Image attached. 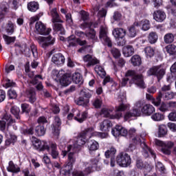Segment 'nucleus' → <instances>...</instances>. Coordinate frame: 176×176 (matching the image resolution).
<instances>
[{
	"label": "nucleus",
	"instance_id": "cd10ccee",
	"mask_svg": "<svg viewBox=\"0 0 176 176\" xmlns=\"http://www.w3.org/2000/svg\"><path fill=\"white\" fill-rule=\"evenodd\" d=\"M143 155L144 157H148L149 153L152 155L154 159H156V155L155 154V152L153 150L151 149L145 143H143V151H142Z\"/></svg>",
	"mask_w": 176,
	"mask_h": 176
},
{
	"label": "nucleus",
	"instance_id": "c03bdc74",
	"mask_svg": "<svg viewBox=\"0 0 176 176\" xmlns=\"http://www.w3.org/2000/svg\"><path fill=\"white\" fill-rule=\"evenodd\" d=\"M54 31L60 34L61 35H64L65 34V30L61 23H54Z\"/></svg>",
	"mask_w": 176,
	"mask_h": 176
},
{
	"label": "nucleus",
	"instance_id": "5fc2aeb1",
	"mask_svg": "<svg viewBox=\"0 0 176 176\" xmlns=\"http://www.w3.org/2000/svg\"><path fill=\"white\" fill-rule=\"evenodd\" d=\"M120 130H122V126L116 125L115 128L112 129L111 133L113 137H120Z\"/></svg>",
	"mask_w": 176,
	"mask_h": 176
},
{
	"label": "nucleus",
	"instance_id": "69168bd1",
	"mask_svg": "<svg viewBox=\"0 0 176 176\" xmlns=\"http://www.w3.org/2000/svg\"><path fill=\"white\" fill-rule=\"evenodd\" d=\"M111 53L113 55V57H114V58H119V57H120L121 56L120 51L117 48H113L111 50Z\"/></svg>",
	"mask_w": 176,
	"mask_h": 176
},
{
	"label": "nucleus",
	"instance_id": "39448f33",
	"mask_svg": "<svg viewBox=\"0 0 176 176\" xmlns=\"http://www.w3.org/2000/svg\"><path fill=\"white\" fill-rule=\"evenodd\" d=\"M144 107V101L138 100L135 102L133 109L129 111H126L124 115V120H129L131 118H135L137 116H141V108Z\"/></svg>",
	"mask_w": 176,
	"mask_h": 176
},
{
	"label": "nucleus",
	"instance_id": "e433bc0d",
	"mask_svg": "<svg viewBox=\"0 0 176 176\" xmlns=\"http://www.w3.org/2000/svg\"><path fill=\"white\" fill-rule=\"evenodd\" d=\"M50 155L53 159H57L58 157V151H57V145L54 143L50 144Z\"/></svg>",
	"mask_w": 176,
	"mask_h": 176
},
{
	"label": "nucleus",
	"instance_id": "bf43d9fd",
	"mask_svg": "<svg viewBox=\"0 0 176 176\" xmlns=\"http://www.w3.org/2000/svg\"><path fill=\"white\" fill-rule=\"evenodd\" d=\"M80 96L84 97V98L88 99L91 98V93L89 89H83L80 92Z\"/></svg>",
	"mask_w": 176,
	"mask_h": 176
},
{
	"label": "nucleus",
	"instance_id": "79ce46f5",
	"mask_svg": "<svg viewBox=\"0 0 176 176\" xmlns=\"http://www.w3.org/2000/svg\"><path fill=\"white\" fill-rule=\"evenodd\" d=\"M167 135V126L164 124L158 126V137L162 138Z\"/></svg>",
	"mask_w": 176,
	"mask_h": 176
},
{
	"label": "nucleus",
	"instance_id": "72a5a7b5",
	"mask_svg": "<svg viewBox=\"0 0 176 176\" xmlns=\"http://www.w3.org/2000/svg\"><path fill=\"white\" fill-rule=\"evenodd\" d=\"M100 148L98 142L96 140H90L88 143V149L89 152H94Z\"/></svg>",
	"mask_w": 176,
	"mask_h": 176
},
{
	"label": "nucleus",
	"instance_id": "6ab92c4d",
	"mask_svg": "<svg viewBox=\"0 0 176 176\" xmlns=\"http://www.w3.org/2000/svg\"><path fill=\"white\" fill-rule=\"evenodd\" d=\"M155 111V107L153 106L146 104L142 107L140 113H142L144 116H151Z\"/></svg>",
	"mask_w": 176,
	"mask_h": 176
},
{
	"label": "nucleus",
	"instance_id": "6e6552de",
	"mask_svg": "<svg viewBox=\"0 0 176 176\" xmlns=\"http://www.w3.org/2000/svg\"><path fill=\"white\" fill-rule=\"evenodd\" d=\"M116 162L120 167H129L131 164V157L126 153H120L116 157Z\"/></svg>",
	"mask_w": 176,
	"mask_h": 176
},
{
	"label": "nucleus",
	"instance_id": "9d476101",
	"mask_svg": "<svg viewBox=\"0 0 176 176\" xmlns=\"http://www.w3.org/2000/svg\"><path fill=\"white\" fill-rule=\"evenodd\" d=\"M86 136L83 135L82 132L80 133L77 138H74L73 140H71L73 144V151H76L78 149L82 148L83 145L86 144Z\"/></svg>",
	"mask_w": 176,
	"mask_h": 176
},
{
	"label": "nucleus",
	"instance_id": "412c9836",
	"mask_svg": "<svg viewBox=\"0 0 176 176\" xmlns=\"http://www.w3.org/2000/svg\"><path fill=\"white\" fill-rule=\"evenodd\" d=\"M59 83L61 86H68L71 85V82H72V78L71 77V74L65 73L64 72L63 76L60 77L58 80Z\"/></svg>",
	"mask_w": 176,
	"mask_h": 176
},
{
	"label": "nucleus",
	"instance_id": "603ef678",
	"mask_svg": "<svg viewBox=\"0 0 176 176\" xmlns=\"http://www.w3.org/2000/svg\"><path fill=\"white\" fill-rule=\"evenodd\" d=\"M10 112L14 115V116L19 120L20 119V108L16 106H14L10 109Z\"/></svg>",
	"mask_w": 176,
	"mask_h": 176
},
{
	"label": "nucleus",
	"instance_id": "864d4df0",
	"mask_svg": "<svg viewBox=\"0 0 176 176\" xmlns=\"http://www.w3.org/2000/svg\"><path fill=\"white\" fill-rule=\"evenodd\" d=\"M167 53L170 54V56H173V54H175L176 53V46L175 45H168L165 47Z\"/></svg>",
	"mask_w": 176,
	"mask_h": 176
},
{
	"label": "nucleus",
	"instance_id": "58836bf2",
	"mask_svg": "<svg viewBox=\"0 0 176 176\" xmlns=\"http://www.w3.org/2000/svg\"><path fill=\"white\" fill-rule=\"evenodd\" d=\"M122 52L124 57H130L134 54V48L131 45H127L123 48Z\"/></svg>",
	"mask_w": 176,
	"mask_h": 176
},
{
	"label": "nucleus",
	"instance_id": "774afa93",
	"mask_svg": "<svg viewBox=\"0 0 176 176\" xmlns=\"http://www.w3.org/2000/svg\"><path fill=\"white\" fill-rule=\"evenodd\" d=\"M169 130L171 131H173V133H175L176 131V124L174 122H168L167 124Z\"/></svg>",
	"mask_w": 176,
	"mask_h": 176
},
{
	"label": "nucleus",
	"instance_id": "2eb2a0df",
	"mask_svg": "<svg viewBox=\"0 0 176 176\" xmlns=\"http://www.w3.org/2000/svg\"><path fill=\"white\" fill-rule=\"evenodd\" d=\"M81 20L84 21V23L80 25L81 28L85 30V28L91 27V22L89 21V13L87 12L81 11Z\"/></svg>",
	"mask_w": 176,
	"mask_h": 176
},
{
	"label": "nucleus",
	"instance_id": "f704fd0d",
	"mask_svg": "<svg viewBox=\"0 0 176 176\" xmlns=\"http://www.w3.org/2000/svg\"><path fill=\"white\" fill-rule=\"evenodd\" d=\"M51 16L52 17V23H63V20L60 19V15L57 13V8H53L51 10Z\"/></svg>",
	"mask_w": 176,
	"mask_h": 176
},
{
	"label": "nucleus",
	"instance_id": "2f4dec72",
	"mask_svg": "<svg viewBox=\"0 0 176 176\" xmlns=\"http://www.w3.org/2000/svg\"><path fill=\"white\" fill-rule=\"evenodd\" d=\"M26 94L31 104H34L36 101V94L33 89L27 90Z\"/></svg>",
	"mask_w": 176,
	"mask_h": 176
},
{
	"label": "nucleus",
	"instance_id": "680f3d73",
	"mask_svg": "<svg viewBox=\"0 0 176 176\" xmlns=\"http://www.w3.org/2000/svg\"><path fill=\"white\" fill-rule=\"evenodd\" d=\"M86 36L88 39H91V41H97V36H96L95 30H90L89 32L86 34Z\"/></svg>",
	"mask_w": 176,
	"mask_h": 176
},
{
	"label": "nucleus",
	"instance_id": "7ed1b4c3",
	"mask_svg": "<svg viewBox=\"0 0 176 176\" xmlns=\"http://www.w3.org/2000/svg\"><path fill=\"white\" fill-rule=\"evenodd\" d=\"M76 152L78 151H74V146L72 145H68L65 150L62 151L61 155L63 157H65L67 155V162L61 169L60 173L66 171L67 174H69V171H72L74 164L76 162Z\"/></svg>",
	"mask_w": 176,
	"mask_h": 176
},
{
	"label": "nucleus",
	"instance_id": "1a4fd4ad",
	"mask_svg": "<svg viewBox=\"0 0 176 176\" xmlns=\"http://www.w3.org/2000/svg\"><path fill=\"white\" fill-rule=\"evenodd\" d=\"M31 141L35 149L37 151H50V146L47 144V142L45 140H39V139L36 138L34 136L31 138Z\"/></svg>",
	"mask_w": 176,
	"mask_h": 176
},
{
	"label": "nucleus",
	"instance_id": "dca6fc26",
	"mask_svg": "<svg viewBox=\"0 0 176 176\" xmlns=\"http://www.w3.org/2000/svg\"><path fill=\"white\" fill-rule=\"evenodd\" d=\"M67 41L69 43V47L76 46L77 45H80V46H83V45H86V41H82L79 38H75V36H69Z\"/></svg>",
	"mask_w": 176,
	"mask_h": 176
},
{
	"label": "nucleus",
	"instance_id": "20e7f679",
	"mask_svg": "<svg viewBox=\"0 0 176 176\" xmlns=\"http://www.w3.org/2000/svg\"><path fill=\"white\" fill-rule=\"evenodd\" d=\"M118 101L120 102L121 103L116 107V114L114 115V118L115 119H120L123 116V114L122 112H124V111H127L130 109L131 106L130 104L126 103L124 104L123 102H126V94H120L119 96L117 97Z\"/></svg>",
	"mask_w": 176,
	"mask_h": 176
},
{
	"label": "nucleus",
	"instance_id": "09e8293b",
	"mask_svg": "<svg viewBox=\"0 0 176 176\" xmlns=\"http://www.w3.org/2000/svg\"><path fill=\"white\" fill-rule=\"evenodd\" d=\"M148 42L151 44L156 43L157 42L158 36L155 32H151L148 36Z\"/></svg>",
	"mask_w": 176,
	"mask_h": 176
},
{
	"label": "nucleus",
	"instance_id": "f3484780",
	"mask_svg": "<svg viewBox=\"0 0 176 176\" xmlns=\"http://www.w3.org/2000/svg\"><path fill=\"white\" fill-rule=\"evenodd\" d=\"M52 61L55 65H63L65 63V57L61 53L55 54L52 58Z\"/></svg>",
	"mask_w": 176,
	"mask_h": 176
},
{
	"label": "nucleus",
	"instance_id": "7c9ffc66",
	"mask_svg": "<svg viewBox=\"0 0 176 176\" xmlns=\"http://www.w3.org/2000/svg\"><path fill=\"white\" fill-rule=\"evenodd\" d=\"M100 130L101 131H106L108 133L109 131V129L112 126L111 121L109 120H104L100 123Z\"/></svg>",
	"mask_w": 176,
	"mask_h": 176
},
{
	"label": "nucleus",
	"instance_id": "a19ab883",
	"mask_svg": "<svg viewBox=\"0 0 176 176\" xmlns=\"http://www.w3.org/2000/svg\"><path fill=\"white\" fill-rule=\"evenodd\" d=\"M72 80L76 85H82L83 84V78L79 73H74L72 75Z\"/></svg>",
	"mask_w": 176,
	"mask_h": 176
},
{
	"label": "nucleus",
	"instance_id": "4c0bfd02",
	"mask_svg": "<svg viewBox=\"0 0 176 176\" xmlns=\"http://www.w3.org/2000/svg\"><path fill=\"white\" fill-rule=\"evenodd\" d=\"M0 9L2 11L0 12V20L1 19H3V16H5V13H7V12H9V4H8L6 2H2L0 3Z\"/></svg>",
	"mask_w": 176,
	"mask_h": 176
},
{
	"label": "nucleus",
	"instance_id": "ea45409f",
	"mask_svg": "<svg viewBox=\"0 0 176 176\" xmlns=\"http://www.w3.org/2000/svg\"><path fill=\"white\" fill-rule=\"evenodd\" d=\"M138 22L134 23L133 25L131 26L129 29V36L130 38H135L137 35V27H138Z\"/></svg>",
	"mask_w": 176,
	"mask_h": 176
},
{
	"label": "nucleus",
	"instance_id": "37998d69",
	"mask_svg": "<svg viewBox=\"0 0 176 176\" xmlns=\"http://www.w3.org/2000/svg\"><path fill=\"white\" fill-rule=\"evenodd\" d=\"M131 62L134 67H139L142 64L141 57L138 55H134L131 57Z\"/></svg>",
	"mask_w": 176,
	"mask_h": 176
},
{
	"label": "nucleus",
	"instance_id": "a18cd8bd",
	"mask_svg": "<svg viewBox=\"0 0 176 176\" xmlns=\"http://www.w3.org/2000/svg\"><path fill=\"white\" fill-rule=\"evenodd\" d=\"M35 133L38 137H42L46 133V129H45V126L38 125L35 128Z\"/></svg>",
	"mask_w": 176,
	"mask_h": 176
},
{
	"label": "nucleus",
	"instance_id": "f257e3e1",
	"mask_svg": "<svg viewBox=\"0 0 176 176\" xmlns=\"http://www.w3.org/2000/svg\"><path fill=\"white\" fill-rule=\"evenodd\" d=\"M98 160L97 158H92L89 161L86 162H82L81 168H83V172L80 170H76L71 173L72 170H69V173H67V170L63 172L62 174L66 176H85L89 175L91 173L94 171H98Z\"/></svg>",
	"mask_w": 176,
	"mask_h": 176
},
{
	"label": "nucleus",
	"instance_id": "473e14b6",
	"mask_svg": "<svg viewBox=\"0 0 176 176\" xmlns=\"http://www.w3.org/2000/svg\"><path fill=\"white\" fill-rule=\"evenodd\" d=\"M8 171L10 173H20L21 169L20 168L17 166V164H14V163L12 162V161H10L8 164V166L7 168Z\"/></svg>",
	"mask_w": 176,
	"mask_h": 176
},
{
	"label": "nucleus",
	"instance_id": "6e6d98bb",
	"mask_svg": "<svg viewBox=\"0 0 176 176\" xmlns=\"http://www.w3.org/2000/svg\"><path fill=\"white\" fill-rule=\"evenodd\" d=\"M95 72H96L99 76H101V78L106 75L105 70L102 68V66L100 65H96L95 67Z\"/></svg>",
	"mask_w": 176,
	"mask_h": 176
},
{
	"label": "nucleus",
	"instance_id": "4d7b16f0",
	"mask_svg": "<svg viewBox=\"0 0 176 176\" xmlns=\"http://www.w3.org/2000/svg\"><path fill=\"white\" fill-rule=\"evenodd\" d=\"M164 41L165 43H173V42H174V35L171 33L165 34Z\"/></svg>",
	"mask_w": 176,
	"mask_h": 176
},
{
	"label": "nucleus",
	"instance_id": "e2e57ef3",
	"mask_svg": "<svg viewBox=\"0 0 176 176\" xmlns=\"http://www.w3.org/2000/svg\"><path fill=\"white\" fill-rule=\"evenodd\" d=\"M6 31L8 34H10V35H12V34L14 32V24H13V23H12L11 21L8 22L6 27Z\"/></svg>",
	"mask_w": 176,
	"mask_h": 176
},
{
	"label": "nucleus",
	"instance_id": "5701e85b",
	"mask_svg": "<svg viewBox=\"0 0 176 176\" xmlns=\"http://www.w3.org/2000/svg\"><path fill=\"white\" fill-rule=\"evenodd\" d=\"M162 97H163V94L160 91L159 92L158 96L156 99H154L153 96L150 94H147L146 95V98L147 100H151L152 104H153V105H155V107H159V105H160V103L162 102Z\"/></svg>",
	"mask_w": 176,
	"mask_h": 176
},
{
	"label": "nucleus",
	"instance_id": "de8ad7c7",
	"mask_svg": "<svg viewBox=\"0 0 176 176\" xmlns=\"http://www.w3.org/2000/svg\"><path fill=\"white\" fill-rule=\"evenodd\" d=\"M144 52L146 54V58H151V57H153V56H155V50H153L152 47H146L144 48Z\"/></svg>",
	"mask_w": 176,
	"mask_h": 176
},
{
	"label": "nucleus",
	"instance_id": "338daca9",
	"mask_svg": "<svg viewBox=\"0 0 176 176\" xmlns=\"http://www.w3.org/2000/svg\"><path fill=\"white\" fill-rule=\"evenodd\" d=\"M8 95L11 99L17 98V92H16L14 89H10L8 92Z\"/></svg>",
	"mask_w": 176,
	"mask_h": 176
},
{
	"label": "nucleus",
	"instance_id": "0eeeda50",
	"mask_svg": "<svg viewBox=\"0 0 176 176\" xmlns=\"http://www.w3.org/2000/svg\"><path fill=\"white\" fill-rule=\"evenodd\" d=\"M14 123H16V121L12 118V116L8 112H5L3 114L1 120H0V129L1 131H5L6 126L9 127V126H12Z\"/></svg>",
	"mask_w": 176,
	"mask_h": 176
},
{
	"label": "nucleus",
	"instance_id": "8fccbe9b",
	"mask_svg": "<svg viewBox=\"0 0 176 176\" xmlns=\"http://www.w3.org/2000/svg\"><path fill=\"white\" fill-rule=\"evenodd\" d=\"M151 119L154 122H162V120H164V116L161 113H155L151 116Z\"/></svg>",
	"mask_w": 176,
	"mask_h": 176
},
{
	"label": "nucleus",
	"instance_id": "f8f14e48",
	"mask_svg": "<svg viewBox=\"0 0 176 176\" xmlns=\"http://www.w3.org/2000/svg\"><path fill=\"white\" fill-rule=\"evenodd\" d=\"M147 74L149 76L155 75L158 80H160L164 76L166 69L162 67V66H154L147 72Z\"/></svg>",
	"mask_w": 176,
	"mask_h": 176
},
{
	"label": "nucleus",
	"instance_id": "ddd939ff",
	"mask_svg": "<svg viewBox=\"0 0 176 176\" xmlns=\"http://www.w3.org/2000/svg\"><path fill=\"white\" fill-rule=\"evenodd\" d=\"M35 30L39 35H49L52 32V28H46V25L41 21L36 23Z\"/></svg>",
	"mask_w": 176,
	"mask_h": 176
},
{
	"label": "nucleus",
	"instance_id": "a211bd4d",
	"mask_svg": "<svg viewBox=\"0 0 176 176\" xmlns=\"http://www.w3.org/2000/svg\"><path fill=\"white\" fill-rule=\"evenodd\" d=\"M153 19L157 23H163V21L165 20L166 17V12L160 10H158L153 12Z\"/></svg>",
	"mask_w": 176,
	"mask_h": 176
},
{
	"label": "nucleus",
	"instance_id": "4be33fe9",
	"mask_svg": "<svg viewBox=\"0 0 176 176\" xmlns=\"http://www.w3.org/2000/svg\"><path fill=\"white\" fill-rule=\"evenodd\" d=\"M83 60L85 63H87V67H91V65H96V64H98L100 60L97 59L94 56H91V55L87 54L83 57Z\"/></svg>",
	"mask_w": 176,
	"mask_h": 176
},
{
	"label": "nucleus",
	"instance_id": "c85d7f7f",
	"mask_svg": "<svg viewBox=\"0 0 176 176\" xmlns=\"http://www.w3.org/2000/svg\"><path fill=\"white\" fill-rule=\"evenodd\" d=\"M64 70H57V69H53L52 72V77L54 80H56V82H58L60 79H61V77L64 75Z\"/></svg>",
	"mask_w": 176,
	"mask_h": 176
},
{
	"label": "nucleus",
	"instance_id": "0e129e2a",
	"mask_svg": "<svg viewBox=\"0 0 176 176\" xmlns=\"http://www.w3.org/2000/svg\"><path fill=\"white\" fill-rule=\"evenodd\" d=\"M23 113H30L31 107L27 103H23L21 106Z\"/></svg>",
	"mask_w": 176,
	"mask_h": 176
},
{
	"label": "nucleus",
	"instance_id": "3c124183",
	"mask_svg": "<svg viewBox=\"0 0 176 176\" xmlns=\"http://www.w3.org/2000/svg\"><path fill=\"white\" fill-rule=\"evenodd\" d=\"M112 112H113V109L103 108L100 111V115L104 118H109Z\"/></svg>",
	"mask_w": 176,
	"mask_h": 176
},
{
	"label": "nucleus",
	"instance_id": "a878e982",
	"mask_svg": "<svg viewBox=\"0 0 176 176\" xmlns=\"http://www.w3.org/2000/svg\"><path fill=\"white\" fill-rule=\"evenodd\" d=\"M113 35L116 39H123L126 36V30L123 28H117L113 30Z\"/></svg>",
	"mask_w": 176,
	"mask_h": 176
},
{
	"label": "nucleus",
	"instance_id": "393cba45",
	"mask_svg": "<svg viewBox=\"0 0 176 176\" xmlns=\"http://www.w3.org/2000/svg\"><path fill=\"white\" fill-rule=\"evenodd\" d=\"M174 146V143L171 141L164 142V145L162 146V152L165 155H170L171 148Z\"/></svg>",
	"mask_w": 176,
	"mask_h": 176
},
{
	"label": "nucleus",
	"instance_id": "052dcab7",
	"mask_svg": "<svg viewBox=\"0 0 176 176\" xmlns=\"http://www.w3.org/2000/svg\"><path fill=\"white\" fill-rule=\"evenodd\" d=\"M3 38L7 45H10V43H14L16 41V36H9L8 35L3 34Z\"/></svg>",
	"mask_w": 176,
	"mask_h": 176
},
{
	"label": "nucleus",
	"instance_id": "9b49d317",
	"mask_svg": "<svg viewBox=\"0 0 176 176\" xmlns=\"http://www.w3.org/2000/svg\"><path fill=\"white\" fill-rule=\"evenodd\" d=\"M37 41L43 49H47V47L51 45H54L56 38L52 36H49L47 37L38 36L37 38Z\"/></svg>",
	"mask_w": 176,
	"mask_h": 176
},
{
	"label": "nucleus",
	"instance_id": "49530a36",
	"mask_svg": "<svg viewBox=\"0 0 176 176\" xmlns=\"http://www.w3.org/2000/svg\"><path fill=\"white\" fill-rule=\"evenodd\" d=\"M28 9L30 12H36L39 9V4L35 1H32L28 4Z\"/></svg>",
	"mask_w": 176,
	"mask_h": 176
},
{
	"label": "nucleus",
	"instance_id": "13d9d810",
	"mask_svg": "<svg viewBox=\"0 0 176 176\" xmlns=\"http://www.w3.org/2000/svg\"><path fill=\"white\" fill-rule=\"evenodd\" d=\"M80 96L84 97V98L88 99L91 98V93L89 89H83L80 92Z\"/></svg>",
	"mask_w": 176,
	"mask_h": 176
},
{
	"label": "nucleus",
	"instance_id": "423d86ee",
	"mask_svg": "<svg viewBox=\"0 0 176 176\" xmlns=\"http://www.w3.org/2000/svg\"><path fill=\"white\" fill-rule=\"evenodd\" d=\"M99 39H100L103 45H108L109 47H112V41L108 37V28L105 25H102L100 28Z\"/></svg>",
	"mask_w": 176,
	"mask_h": 176
},
{
	"label": "nucleus",
	"instance_id": "4468645a",
	"mask_svg": "<svg viewBox=\"0 0 176 176\" xmlns=\"http://www.w3.org/2000/svg\"><path fill=\"white\" fill-rule=\"evenodd\" d=\"M60 126H61V120L60 119V117L56 116L54 122L52 125V133L55 137H58V135H60Z\"/></svg>",
	"mask_w": 176,
	"mask_h": 176
},
{
	"label": "nucleus",
	"instance_id": "bb28decb",
	"mask_svg": "<svg viewBox=\"0 0 176 176\" xmlns=\"http://www.w3.org/2000/svg\"><path fill=\"white\" fill-rule=\"evenodd\" d=\"M81 133L87 138H91V137H96L97 135V131H94V127L93 126L87 128Z\"/></svg>",
	"mask_w": 176,
	"mask_h": 176
},
{
	"label": "nucleus",
	"instance_id": "f03ea898",
	"mask_svg": "<svg viewBox=\"0 0 176 176\" xmlns=\"http://www.w3.org/2000/svg\"><path fill=\"white\" fill-rule=\"evenodd\" d=\"M126 78H122L121 81V86H131V85H135L140 89H145L146 85L144 82V77L142 74H138L134 70H128L125 74ZM129 82V84L127 85Z\"/></svg>",
	"mask_w": 176,
	"mask_h": 176
},
{
	"label": "nucleus",
	"instance_id": "c756f323",
	"mask_svg": "<svg viewBox=\"0 0 176 176\" xmlns=\"http://www.w3.org/2000/svg\"><path fill=\"white\" fill-rule=\"evenodd\" d=\"M76 104L77 105H80L86 108L89 107V105H90V100L86 99L83 96H80L78 99L76 101Z\"/></svg>",
	"mask_w": 176,
	"mask_h": 176
},
{
	"label": "nucleus",
	"instance_id": "b1692460",
	"mask_svg": "<svg viewBox=\"0 0 176 176\" xmlns=\"http://www.w3.org/2000/svg\"><path fill=\"white\" fill-rule=\"evenodd\" d=\"M89 115V113L87 111H83L80 113V111H78L77 113L75 115L74 119V120H76L78 123H83L86 119H87V116Z\"/></svg>",
	"mask_w": 176,
	"mask_h": 176
},
{
	"label": "nucleus",
	"instance_id": "aec40b11",
	"mask_svg": "<svg viewBox=\"0 0 176 176\" xmlns=\"http://www.w3.org/2000/svg\"><path fill=\"white\" fill-rule=\"evenodd\" d=\"M116 154V148L111 147L109 150H107L104 155L108 159L111 157V166L115 167V155Z\"/></svg>",
	"mask_w": 176,
	"mask_h": 176
},
{
	"label": "nucleus",
	"instance_id": "c9c22d12",
	"mask_svg": "<svg viewBox=\"0 0 176 176\" xmlns=\"http://www.w3.org/2000/svg\"><path fill=\"white\" fill-rule=\"evenodd\" d=\"M138 27H140L142 31H148L151 28V23L147 19H143L138 23Z\"/></svg>",
	"mask_w": 176,
	"mask_h": 176
}]
</instances>
